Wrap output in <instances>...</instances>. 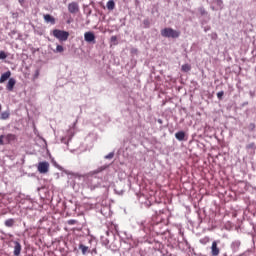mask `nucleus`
Masks as SVG:
<instances>
[{
	"mask_svg": "<svg viewBox=\"0 0 256 256\" xmlns=\"http://www.w3.org/2000/svg\"><path fill=\"white\" fill-rule=\"evenodd\" d=\"M161 35L162 37L177 39L181 35V32L174 30L173 28H164L161 30Z\"/></svg>",
	"mask_w": 256,
	"mask_h": 256,
	"instance_id": "nucleus-1",
	"label": "nucleus"
},
{
	"mask_svg": "<svg viewBox=\"0 0 256 256\" xmlns=\"http://www.w3.org/2000/svg\"><path fill=\"white\" fill-rule=\"evenodd\" d=\"M255 123H250L248 126L249 131H255Z\"/></svg>",
	"mask_w": 256,
	"mask_h": 256,
	"instance_id": "nucleus-24",
	"label": "nucleus"
},
{
	"mask_svg": "<svg viewBox=\"0 0 256 256\" xmlns=\"http://www.w3.org/2000/svg\"><path fill=\"white\" fill-rule=\"evenodd\" d=\"M15 83H17V81H15L14 78H10L6 86L7 91H13Z\"/></svg>",
	"mask_w": 256,
	"mask_h": 256,
	"instance_id": "nucleus-10",
	"label": "nucleus"
},
{
	"mask_svg": "<svg viewBox=\"0 0 256 256\" xmlns=\"http://www.w3.org/2000/svg\"><path fill=\"white\" fill-rule=\"evenodd\" d=\"M17 139V136L15 134H7L4 135V141L6 145H9V143H13Z\"/></svg>",
	"mask_w": 256,
	"mask_h": 256,
	"instance_id": "nucleus-8",
	"label": "nucleus"
},
{
	"mask_svg": "<svg viewBox=\"0 0 256 256\" xmlns=\"http://www.w3.org/2000/svg\"><path fill=\"white\" fill-rule=\"evenodd\" d=\"M231 247H232L233 251H237V249H239V247H241V242L235 241L232 243Z\"/></svg>",
	"mask_w": 256,
	"mask_h": 256,
	"instance_id": "nucleus-19",
	"label": "nucleus"
},
{
	"mask_svg": "<svg viewBox=\"0 0 256 256\" xmlns=\"http://www.w3.org/2000/svg\"><path fill=\"white\" fill-rule=\"evenodd\" d=\"M9 117H11V112H9V110L1 112V114H0V119L2 121H7V119H9Z\"/></svg>",
	"mask_w": 256,
	"mask_h": 256,
	"instance_id": "nucleus-14",
	"label": "nucleus"
},
{
	"mask_svg": "<svg viewBox=\"0 0 256 256\" xmlns=\"http://www.w3.org/2000/svg\"><path fill=\"white\" fill-rule=\"evenodd\" d=\"M1 109H3V107H2L1 104H0V111H1Z\"/></svg>",
	"mask_w": 256,
	"mask_h": 256,
	"instance_id": "nucleus-35",
	"label": "nucleus"
},
{
	"mask_svg": "<svg viewBox=\"0 0 256 256\" xmlns=\"http://www.w3.org/2000/svg\"><path fill=\"white\" fill-rule=\"evenodd\" d=\"M79 249L82 252V255H87V253H91L88 246H85L83 244H79Z\"/></svg>",
	"mask_w": 256,
	"mask_h": 256,
	"instance_id": "nucleus-15",
	"label": "nucleus"
},
{
	"mask_svg": "<svg viewBox=\"0 0 256 256\" xmlns=\"http://www.w3.org/2000/svg\"><path fill=\"white\" fill-rule=\"evenodd\" d=\"M91 253H94L95 255H97V248L92 249Z\"/></svg>",
	"mask_w": 256,
	"mask_h": 256,
	"instance_id": "nucleus-32",
	"label": "nucleus"
},
{
	"mask_svg": "<svg viewBox=\"0 0 256 256\" xmlns=\"http://www.w3.org/2000/svg\"><path fill=\"white\" fill-rule=\"evenodd\" d=\"M0 145H6L5 143V135L0 136Z\"/></svg>",
	"mask_w": 256,
	"mask_h": 256,
	"instance_id": "nucleus-25",
	"label": "nucleus"
},
{
	"mask_svg": "<svg viewBox=\"0 0 256 256\" xmlns=\"http://www.w3.org/2000/svg\"><path fill=\"white\" fill-rule=\"evenodd\" d=\"M143 24L145 25V27H149L150 22H149V20L146 19L143 21Z\"/></svg>",
	"mask_w": 256,
	"mask_h": 256,
	"instance_id": "nucleus-29",
	"label": "nucleus"
},
{
	"mask_svg": "<svg viewBox=\"0 0 256 256\" xmlns=\"http://www.w3.org/2000/svg\"><path fill=\"white\" fill-rule=\"evenodd\" d=\"M68 11L73 15H75L76 13H79V3L71 2L70 4H68Z\"/></svg>",
	"mask_w": 256,
	"mask_h": 256,
	"instance_id": "nucleus-5",
	"label": "nucleus"
},
{
	"mask_svg": "<svg viewBox=\"0 0 256 256\" xmlns=\"http://www.w3.org/2000/svg\"><path fill=\"white\" fill-rule=\"evenodd\" d=\"M15 218H8L4 221V225L5 227L11 228V227H15Z\"/></svg>",
	"mask_w": 256,
	"mask_h": 256,
	"instance_id": "nucleus-11",
	"label": "nucleus"
},
{
	"mask_svg": "<svg viewBox=\"0 0 256 256\" xmlns=\"http://www.w3.org/2000/svg\"><path fill=\"white\" fill-rule=\"evenodd\" d=\"M106 7L109 11H113V9H115V2L113 0L108 1Z\"/></svg>",
	"mask_w": 256,
	"mask_h": 256,
	"instance_id": "nucleus-18",
	"label": "nucleus"
},
{
	"mask_svg": "<svg viewBox=\"0 0 256 256\" xmlns=\"http://www.w3.org/2000/svg\"><path fill=\"white\" fill-rule=\"evenodd\" d=\"M14 255L15 256L21 255V243H19L18 241L14 242Z\"/></svg>",
	"mask_w": 256,
	"mask_h": 256,
	"instance_id": "nucleus-9",
	"label": "nucleus"
},
{
	"mask_svg": "<svg viewBox=\"0 0 256 256\" xmlns=\"http://www.w3.org/2000/svg\"><path fill=\"white\" fill-rule=\"evenodd\" d=\"M254 147H255V144L254 142H252L246 146V149H253Z\"/></svg>",
	"mask_w": 256,
	"mask_h": 256,
	"instance_id": "nucleus-28",
	"label": "nucleus"
},
{
	"mask_svg": "<svg viewBox=\"0 0 256 256\" xmlns=\"http://www.w3.org/2000/svg\"><path fill=\"white\" fill-rule=\"evenodd\" d=\"M102 245H104V247H109V239L102 238Z\"/></svg>",
	"mask_w": 256,
	"mask_h": 256,
	"instance_id": "nucleus-22",
	"label": "nucleus"
},
{
	"mask_svg": "<svg viewBox=\"0 0 256 256\" xmlns=\"http://www.w3.org/2000/svg\"><path fill=\"white\" fill-rule=\"evenodd\" d=\"M114 157V154L113 153H110L106 156V159H113Z\"/></svg>",
	"mask_w": 256,
	"mask_h": 256,
	"instance_id": "nucleus-30",
	"label": "nucleus"
},
{
	"mask_svg": "<svg viewBox=\"0 0 256 256\" xmlns=\"http://www.w3.org/2000/svg\"><path fill=\"white\" fill-rule=\"evenodd\" d=\"M44 21L46 23H51V25H55V18L53 16H51L50 14L44 15Z\"/></svg>",
	"mask_w": 256,
	"mask_h": 256,
	"instance_id": "nucleus-13",
	"label": "nucleus"
},
{
	"mask_svg": "<svg viewBox=\"0 0 256 256\" xmlns=\"http://www.w3.org/2000/svg\"><path fill=\"white\" fill-rule=\"evenodd\" d=\"M52 35L60 41H67L69 39V32L59 29H54Z\"/></svg>",
	"mask_w": 256,
	"mask_h": 256,
	"instance_id": "nucleus-2",
	"label": "nucleus"
},
{
	"mask_svg": "<svg viewBox=\"0 0 256 256\" xmlns=\"http://www.w3.org/2000/svg\"><path fill=\"white\" fill-rule=\"evenodd\" d=\"M223 95H225V92L220 91V92L217 93V98H218L219 100H221V99H223Z\"/></svg>",
	"mask_w": 256,
	"mask_h": 256,
	"instance_id": "nucleus-23",
	"label": "nucleus"
},
{
	"mask_svg": "<svg viewBox=\"0 0 256 256\" xmlns=\"http://www.w3.org/2000/svg\"><path fill=\"white\" fill-rule=\"evenodd\" d=\"M63 51H65V48L61 45H57L55 53H63Z\"/></svg>",
	"mask_w": 256,
	"mask_h": 256,
	"instance_id": "nucleus-21",
	"label": "nucleus"
},
{
	"mask_svg": "<svg viewBox=\"0 0 256 256\" xmlns=\"http://www.w3.org/2000/svg\"><path fill=\"white\" fill-rule=\"evenodd\" d=\"M217 4L218 5H223V1L222 0H217Z\"/></svg>",
	"mask_w": 256,
	"mask_h": 256,
	"instance_id": "nucleus-34",
	"label": "nucleus"
},
{
	"mask_svg": "<svg viewBox=\"0 0 256 256\" xmlns=\"http://www.w3.org/2000/svg\"><path fill=\"white\" fill-rule=\"evenodd\" d=\"M175 137L178 141H184L185 139V132L179 131L175 134Z\"/></svg>",
	"mask_w": 256,
	"mask_h": 256,
	"instance_id": "nucleus-16",
	"label": "nucleus"
},
{
	"mask_svg": "<svg viewBox=\"0 0 256 256\" xmlns=\"http://www.w3.org/2000/svg\"><path fill=\"white\" fill-rule=\"evenodd\" d=\"M181 71H183V73H189V71H191V64H183Z\"/></svg>",
	"mask_w": 256,
	"mask_h": 256,
	"instance_id": "nucleus-17",
	"label": "nucleus"
},
{
	"mask_svg": "<svg viewBox=\"0 0 256 256\" xmlns=\"http://www.w3.org/2000/svg\"><path fill=\"white\" fill-rule=\"evenodd\" d=\"M39 173H49V162L47 161H44V162H40L38 164V167H37Z\"/></svg>",
	"mask_w": 256,
	"mask_h": 256,
	"instance_id": "nucleus-4",
	"label": "nucleus"
},
{
	"mask_svg": "<svg viewBox=\"0 0 256 256\" xmlns=\"http://www.w3.org/2000/svg\"><path fill=\"white\" fill-rule=\"evenodd\" d=\"M219 240H214L211 245V256H219V253H221V248H219Z\"/></svg>",
	"mask_w": 256,
	"mask_h": 256,
	"instance_id": "nucleus-3",
	"label": "nucleus"
},
{
	"mask_svg": "<svg viewBox=\"0 0 256 256\" xmlns=\"http://www.w3.org/2000/svg\"><path fill=\"white\" fill-rule=\"evenodd\" d=\"M88 189H90L91 191H95V189H99V187H101V183H96L94 182L93 179H88Z\"/></svg>",
	"mask_w": 256,
	"mask_h": 256,
	"instance_id": "nucleus-7",
	"label": "nucleus"
},
{
	"mask_svg": "<svg viewBox=\"0 0 256 256\" xmlns=\"http://www.w3.org/2000/svg\"><path fill=\"white\" fill-rule=\"evenodd\" d=\"M84 39L87 43H95V34L93 32H86Z\"/></svg>",
	"mask_w": 256,
	"mask_h": 256,
	"instance_id": "nucleus-6",
	"label": "nucleus"
},
{
	"mask_svg": "<svg viewBox=\"0 0 256 256\" xmlns=\"http://www.w3.org/2000/svg\"><path fill=\"white\" fill-rule=\"evenodd\" d=\"M0 59H7V54L4 51H0Z\"/></svg>",
	"mask_w": 256,
	"mask_h": 256,
	"instance_id": "nucleus-26",
	"label": "nucleus"
},
{
	"mask_svg": "<svg viewBox=\"0 0 256 256\" xmlns=\"http://www.w3.org/2000/svg\"><path fill=\"white\" fill-rule=\"evenodd\" d=\"M210 241L211 239L209 237H204L200 240V243H202V245H207V243H209Z\"/></svg>",
	"mask_w": 256,
	"mask_h": 256,
	"instance_id": "nucleus-20",
	"label": "nucleus"
},
{
	"mask_svg": "<svg viewBox=\"0 0 256 256\" xmlns=\"http://www.w3.org/2000/svg\"><path fill=\"white\" fill-rule=\"evenodd\" d=\"M18 2L20 3V5L23 7V5H25V0H18Z\"/></svg>",
	"mask_w": 256,
	"mask_h": 256,
	"instance_id": "nucleus-31",
	"label": "nucleus"
},
{
	"mask_svg": "<svg viewBox=\"0 0 256 256\" xmlns=\"http://www.w3.org/2000/svg\"><path fill=\"white\" fill-rule=\"evenodd\" d=\"M10 77H11V71H7V72L3 73L0 77V83H5V81L10 79Z\"/></svg>",
	"mask_w": 256,
	"mask_h": 256,
	"instance_id": "nucleus-12",
	"label": "nucleus"
},
{
	"mask_svg": "<svg viewBox=\"0 0 256 256\" xmlns=\"http://www.w3.org/2000/svg\"><path fill=\"white\" fill-rule=\"evenodd\" d=\"M68 225H77V220H68Z\"/></svg>",
	"mask_w": 256,
	"mask_h": 256,
	"instance_id": "nucleus-27",
	"label": "nucleus"
},
{
	"mask_svg": "<svg viewBox=\"0 0 256 256\" xmlns=\"http://www.w3.org/2000/svg\"><path fill=\"white\" fill-rule=\"evenodd\" d=\"M111 41H117V36H112Z\"/></svg>",
	"mask_w": 256,
	"mask_h": 256,
	"instance_id": "nucleus-33",
	"label": "nucleus"
}]
</instances>
